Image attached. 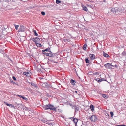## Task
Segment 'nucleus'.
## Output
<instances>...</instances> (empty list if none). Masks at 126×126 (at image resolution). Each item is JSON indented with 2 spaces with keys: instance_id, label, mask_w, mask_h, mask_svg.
<instances>
[{
  "instance_id": "obj_1",
  "label": "nucleus",
  "mask_w": 126,
  "mask_h": 126,
  "mask_svg": "<svg viewBox=\"0 0 126 126\" xmlns=\"http://www.w3.org/2000/svg\"><path fill=\"white\" fill-rule=\"evenodd\" d=\"M42 107L44 110H48L50 109V110L56 111V109L57 107H55L54 106L49 103L48 105H43L42 106Z\"/></svg>"
},
{
  "instance_id": "obj_2",
  "label": "nucleus",
  "mask_w": 126,
  "mask_h": 126,
  "mask_svg": "<svg viewBox=\"0 0 126 126\" xmlns=\"http://www.w3.org/2000/svg\"><path fill=\"white\" fill-rule=\"evenodd\" d=\"M110 11L116 15H118L122 13V10L120 7H110L109 8Z\"/></svg>"
},
{
  "instance_id": "obj_3",
  "label": "nucleus",
  "mask_w": 126,
  "mask_h": 126,
  "mask_svg": "<svg viewBox=\"0 0 126 126\" xmlns=\"http://www.w3.org/2000/svg\"><path fill=\"white\" fill-rule=\"evenodd\" d=\"M89 117V119L92 122H95L98 119L97 116L96 115H93Z\"/></svg>"
},
{
  "instance_id": "obj_4",
  "label": "nucleus",
  "mask_w": 126,
  "mask_h": 126,
  "mask_svg": "<svg viewBox=\"0 0 126 126\" xmlns=\"http://www.w3.org/2000/svg\"><path fill=\"white\" fill-rule=\"evenodd\" d=\"M117 66L116 65L115 66L112 65L109 63H107L106 64L104 65L105 67L106 68L108 69H110L112 68L111 67H114L115 66L116 67Z\"/></svg>"
},
{
  "instance_id": "obj_5",
  "label": "nucleus",
  "mask_w": 126,
  "mask_h": 126,
  "mask_svg": "<svg viewBox=\"0 0 126 126\" xmlns=\"http://www.w3.org/2000/svg\"><path fill=\"white\" fill-rule=\"evenodd\" d=\"M26 29L24 26L23 25H20V28L18 30L19 32H25Z\"/></svg>"
},
{
  "instance_id": "obj_6",
  "label": "nucleus",
  "mask_w": 126,
  "mask_h": 126,
  "mask_svg": "<svg viewBox=\"0 0 126 126\" xmlns=\"http://www.w3.org/2000/svg\"><path fill=\"white\" fill-rule=\"evenodd\" d=\"M23 74L24 75H26L28 77H30L32 74L31 73L30 71L27 72H24Z\"/></svg>"
},
{
  "instance_id": "obj_7",
  "label": "nucleus",
  "mask_w": 126,
  "mask_h": 126,
  "mask_svg": "<svg viewBox=\"0 0 126 126\" xmlns=\"http://www.w3.org/2000/svg\"><path fill=\"white\" fill-rule=\"evenodd\" d=\"M42 86L45 88H47L49 87L48 84L46 82L43 83L42 84Z\"/></svg>"
},
{
  "instance_id": "obj_8",
  "label": "nucleus",
  "mask_w": 126,
  "mask_h": 126,
  "mask_svg": "<svg viewBox=\"0 0 126 126\" xmlns=\"http://www.w3.org/2000/svg\"><path fill=\"white\" fill-rule=\"evenodd\" d=\"M89 56L90 58V60H94L95 59V55L93 54H90Z\"/></svg>"
},
{
  "instance_id": "obj_9",
  "label": "nucleus",
  "mask_w": 126,
  "mask_h": 126,
  "mask_svg": "<svg viewBox=\"0 0 126 126\" xmlns=\"http://www.w3.org/2000/svg\"><path fill=\"white\" fill-rule=\"evenodd\" d=\"M70 82L72 85H75L76 82L74 80L72 79H71L70 80Z\"/></svg>"
},
{
  "instance_id": "obj_10",
  "label": "nucleus",
  "mask_w": 126,
  "mask_h": 126,
  "mask_svg": "<svg viewBox=\"0 0 126 126\" xmlns=\"http://www.w3.org/2000/svg\"><path fill=\"white\" fill-rule=\"evenodd\" d=\"M39 40V38L37 37L32 39V41L34 42H38Z\"/></svg>"
},
{
  "instance_id": "obj_11",
  "label": "nucleus",
  "mask_w": 126,
  "mask_h": 126,
  "mask_svg": "<svg viewBox=\"0 0 126 126\" xmlns=\"http://www.w3.org/2000/svg\"><path fill=\"white\" fill-rule=\"evenodd\" d=\"M10 83H12L13 84H15L16 85H17V86H19V85L16 83H15V82H14L12 79L10 80Z\"/></svg>"
},
{
  "instance_id": "obj_12",
  "label": "nucleus",
  "mask_w": 126,
  "mask_h": 126,
  "mask_svg": "<svg viewBox=\"0 0 126 126\" xmlns=\"http://www.w3.org/2000/svg\"><path fill=\"white\" fill-rule=\"evenodd\" d=\"M85 61L86 63H88L89 64H90L91 63L90 62L89 60H88V59L87 57H86L85 58Z\"/></svg>"
},
{
  "instance_id": "obj_13",
  "label": "nucleus",
  "mask_w": 126,
  "mask_h": 126,
  "mask_svg": "<svg viewBox=\"0 0 126 126\" xmlns=\"http://www.w3.org/2000/svg\"><path fill=\"white\" fill-rule=\"evenodd\" d=\"M31 83L32 86H34L36 88H37V84H35L33 82H31Z\"/></svg>"
},
{
  "instance_id": "obj_14",
  "label": "nucleus",
  "mask_w": 126,
  "mask_h": 126,
  "mask_svg": "<svg viewBox=\"0 0 126 126\" xmlns=\"http://www.w3.org/2000/svg\"><path fill=\"white\" fill-rule=\"evenodd\" d=\"M3 102L7 106H8L10 107H11V106L12 105V104H8L7 102L5 101H4Z\"/></svg>"
},
{
  "instance_id": "obj_15",
  "label": "nucleus",
  "mask_w": 126,
  "mask_h": 126,
  "mask_svg": "<svg viewBox=\"0 0 126 126\" xmlns=\"http://www.w3.org/2000/svg\"><path fill=\"white\" fill-rule=\"evenodd\" d=\"M103 55L104 57L107 58L109 56V55L107 53H106L104 52L103 53Z\"/></svg>"
},
{
  "instance_id": "obj_16",
  "label": "nucleus",
  "mask_w": 126,
  "mask_h": 126,
  "mask_svg": "<svg viewBox=\"0 0 126 126\" xmlns=\"http://www.w3.org/2000/svg\"><path fill=\"white\" fill-rule=\"evenodd\" d=\"M54 54L52 53H48V56L49 57H53L54 55Z\"/></svg>"
},
{
  "instance_id": "obj_17",
  "label": "nucleus",
  "mask_w": 126,
  "mask_h": 126,
  "mask_svg": "<svg viewBox=\"0 0 126 126\" xmlns=\"http://www.w3.org/2000/svg\"><path fill=\"white\" fill-rule=\"evenodd\" d=\"M73 121L74 123H75L76 125L78 121V120L76 118H75L73 119Z\"/></svg>"
},
{
  "instance_id": "obj_18",
  "label": "nucleus",
  "mask_w": 126,
  "mask_h": 126,
  "mask_svg": "<svg viewBox=\"0 0 126 126\" xmlns=\"http://www.w3.org/2000/svg\"><path fill=\"white\" fill-rule=\"evenodd\" d=\"M90 107L92 111H93L94 110V107L93 105H91L90 106Z\"/></svg>"
},
{
  "instance_id": "obj_19",
  "label": "nucleus",
  "mask_w": 126,
  "mask_h": 126,
  "mask_svg": "<svg viewBox=\"0 0 126 126\" xmlns=\"http://www.w3.org/2000/svg\"><path fill=\"white\" fill-rule=\"evenodd\" d=\"M102 97L105 98H108V96L107 95L104 94H102Z\"/></svg>"
},
{
  "instance_id": "obj_20",
  "label": "nucleus",
  "mask_w": 126,
  "mask_h": 126,
  "mask_svg": "<svg viewBox=\"0 0 126 126\" xmlns=\"http://www.w3.org/2000/svg\"><path fill=\"white\" fill-rule=\"evenodd\" d=\"M83 10L86 12L88 11L87 8L85 6H84L83 7Z\"/></svg>"
},
{
  "instance_id": "obj_21",
  "label": "nucleus",
  "mask_w": 126,
  "mask_h": 126,
  "mask_svg": "<svg viewBox=\"0 0 126 126\" xmlns=\"http://www.w3.org/2000/svg\"><path fill=\"white\" fill-rule=\"evenodd\" d=\"M87 46V45L86 44H84V45L83 47V50H86V48Z\"/></svg>"
},
{
  "instance_id": "obj_22",
  "label": "nucleus",
  "mask_w": 126,
  "mask_h": 126,
  "mask_svg": "<svg viewBox=\"0 0 126 126\" xmlns=\"http://www.w3.org/2000/svg\"><path fill=\"white\" fill-rule=\"evenodd\" d=\"M74 109L75 111H77L79 110V107H78L76 106Z\"/></svg>"
},
{
  "instance_id": "obj_23",
  "label": "nucleus",
  "mask_w": 126,
  "mask_h": 126,
  "mask_svg": "<svg viewBox=\"0 0 126 126\" xmlns=\"http://www.w3.org/2000/svg\"><path fill=\"white\" fill-rule=\"evenodd\" d=\"M33 32L34 33L35 35L36 36H37L38 35V34L36 32V31L35 30H34Z\"/></svg>"
},
{
  "instance_id": "obj_24",
  "label": "nucleus",
  "mask_w": 126,
  "mask_h": 126,
  "mask_svg": "<svg viewBox=\"0 0 126 126\" xmlns=\"http://www.w3.org/2000/svg\"><path fill=\"white\" fill-rule=\"evenodd\" d=\"M14 25L15 26V28L16 30H17L18 29V28L19 27V25H16L15 24H14Z\"/></svg>"
},
{
  "instance_id": "obj_25",
  "label": "nucleus",
  "mask_w": 126,
  "mask_h": 126,
  "mask_svg": "<svg viewBox=\"0 0 126 126\" xmlns=\"http://www.w3.org/2000/svg\"><path fill=\"white\" fill-rule=\"evenodd\" d=\"M122 55L124 56H126V52L125 51H124L122 53Z\"/></svg>"
},
{
  "instance_id": "obj_26",
  "label": "nucleus",
  "mask_w": 126,
  "mask_h": 126,
  "mask_svg": "<svg viewBox=\"0 0 126 126\" xmlns=\"http://www.w3.org/2000/svg\"><path fill=\"white\" fill-rule=\"evenodd\" d=\"M100 82L102 81H106V80L104 78H101L100 79Z\"/></svg>"
},
{
  "instance_id": "obj_27",
  "label": "nucleus",
  "mask_w": 126,
  "mask_h": 126,
  "mask_svg": "<svg viewBox=\"0 0 126 126\" xmlns=\"http://www.w3.org/2000/svg\"><path fill=\"white\" fill-rule=\"evenodd\" d=\"M95 80L97 81L99 83H100V78L97 79H95Z\"/></svg>"
},
{
  "instance_id": "obj_28",
  "label": "nucleus",
  "mask_w": 126,
  "mask_h": 126,
  "mask_svg": "<svg viewBox=\"0 0 126 126\" xmlns=\"http://www.w3.org/2000/svg\"><path fill=\"white\" fill-rule=\"evenodd\" d=\"M61 1L60 0H56V3L57 4H58L61 3Z\"/></svg>"
},
{
  "instance_id": "obj_29",
  "label": "nucleus",
  "mask_w": 126,
  "mask_h": 126,
  "mask_svg": "<svg viewBox=\"0 0 126 126\" xmlns=\"http://www.w3.org/2000/svg\"><path fill=\"white\" fill-rule=\"evenodd\" d=\"M36 46L38 47H41V44H40L39 43L37 44Z\"/></svg>"
},
{
  "instance_id": "obj_30",
  "label": "nucleus",
  "mask_w": 126,
  "mask_h": 126,
  "mask_svg": "<svg viewBox=\"0 0 126 126\" xmlns=\"http://www.w3.org/2000/svg\"><path fill=\"white\" fill-rule=\"evenodd\" d=\"M22 98L23 99H24L25 100H26V101H27L28 100V99L25 97L22 96Z\"/></svg>"
},
{
  "instance_id": "obj_31",
  "label": "nucleus",
  "mask_w": 126,
  "mask_h": 126,
  "mask_svg": "<svg viewBox=\"0 0 126 126\" xmlns=\"http://www.w3.org/2000/svg\"><path fill=\"white\" fill-rule=\"evenodd\" d=\"M42 53L44 54V55H46L47 56H48V53L46 52Z\"/></svg>"
},
{
  "instance_id": "obj_32",
  "label": "nucleus",
  "mask_w": 126,
  "mask_h": 126,
  "mask_svg": "<svg viewBox=\"0 0 126 126\" xmlns=\"http://www.w3.org/2000/svg\"><path fill=\"white\" fill-rule=\"evenodd\" d=\"M110 114L111 116V117H112V116L113 115V112H110Z\"/></svg>"
},
{
  "instance_id": "obj_33",
  "label": "nucleus",
  "mask_w": 126,
  "mask_h": 126,
  "mask_svg": "<svg viewBox=\"0 0 126 126\" xmlns=\"http://www.w3.org/2000/svg\"><path fill=\"white\" fill-rule=\"evenodd\" d=\"M12 78L14 80L16 81V79L14 76H13Z\"/></svg>"
},
{
  "instance_id": "obj_34",
  "label": "nucleus",
  "mask_w": 126,
  "mask_h": 126,
  "mask_svg": "<svg viewBox=\"0 0 126 126\" xmlns=\"http://www.w3.org/2000/svg\"><path fill=\"white\" fill-rule=\"evenodd\" d=\"M41 14L43 15H44L45 14V12L43 11H42L41 12Z\"/></svg>"
},
{
  "instance_id": "obj_35",
  "label": "nucleus",
  "mask_w": 126,
  "mask_h": 126,
  "mask_svg": "<svg viewBox=\"0 0 126 126\" xmlns=\"http://www.w3.org/2000/svg\"><path fill=\"white\" fill-rule=\"evenodd\" d=\"M16 95L17 96H18L20 98H22V96L21 95H19L18 94H16Z\"/></svg>"
},
{
  "instance_id": "obj_36",
  "label": "nucleus",
  "mask_w": 126,
  "mask_h": 126,
  "mask_svg": "<svg viewBox=\"0 0 126 126\" xmlns=\"http://www.w3.org/2000/svg\"><path fill=\"white\" fill-rule=\"evenodd\" d=\"M48 50H49V49L48 48H47L44 50V51H45L47 52L48 51Z\"/></svg>"
},
{
  "instance_id": "obj_37",
  "label": "nucleus",
  "mask_w": 126,
  "mask_h": 126,
  "mask_svg": "<svg viewBox=\"0 0 126 126\" xmlns=\"http://www.w3.org/2000/svg\"><path fill=\"white\" fill-rule=\"evenodd\" d=\"M47 123V124H48V125H52V123H48V122Z\"/></svg>"
},
{
  "instance_id": "obj_38",
  "label": "nucleus",
  "mask_w": 126,
  "mask_h": 126,
  "mask_svg": "<svg viewBox=\"0 0 126 126\" xmlns=\"http://www.w3.org/2000/svg\"><path fill=\"white\" fill-rule=\"evenodd\" d=\"M69 118L70 119H71V120L73 121V119H74L75 118L73 117H70V118Z\"/></svg>"
},
{
  "instance_id": "obj_39",
  "label": "nucleus",
  "mask_w": 126,
  "mask_h": 126,
  "mask_svg": "<svg viewBox=\"0 0 126 126\" xmlns=\"http://www.w3.org/2000/svg\"><path fill=\"white\" fill-rule=\"evenodd\" d=\"M118 126H126V125H118Z\"/></svg>"
},
{
  "instance_id": "obj_40",
  "label": "nucleus",
  "mask_w": 126,
  "mask_h": 126,
  "mask_svg": "<svg viewBox=\"0 0 126 126\" xmlns=\"http://www.w3.org/2000/svg\"><path fill=\"white\" fill-rule=\"evenodd\" d=\"M51 62H53L54 63H57V62H56L54 60H52L51 61Z\"/></svg>"
},
{
  "instance_id": "obj_41",
  "label": "nucleus",
  "mask_w": 126,
  "mask_h": 126,
  "mask_svg": "<svg viewBox=\"0 0 126 126\" xmlns=\"http://www.w3.org/2000/svg\"><path fill=\"white\" fill-rule=\"evenodd\" d=\"M11 108H14V109H15V107L14 106V105H12L11 106Z\"/></svg>"
},
{
  "instance_id": "obj_42",
  "label": "nucleus",
  "mask_w": 126,
  "mask_h": 126,
  "mask_svg": "<svg viewBox=\"0 0 126 126\" xmlns=\"http://www.w3.org/2000/svg\"><path fill=\"white\" fill-rule=\"evenodd\" d=\"M76 106H74L73 105L72 107V108L73 109H75V107H76Z\"/></svg>"
},
{
  "instance_id": "obj_43",
  "label": "nucleus",
  "mask_w": 126,
  "mask_h": 126,
  "mask_svg": "<svg viewBox=\"0 0 126 126\" xmlns=\"http://www.w3.org/2000/svg\"><path fill=\"white\" fill-rule=\"evenodd\" d=\"M3 52V50L2 49H0V53H1L2 52Z\"/></svg>"
},
{
  "instance_id": "obj_44",
  "label": "nucleus",
  "mask_w": 126,
  "mask_h": 126,
  "mask_svg": "<svg viewBox=\"0 0 126 126\" xmlns=\"http://www.w3.org/2000/svg\"><path fill=\"white\" fill-rule=\"evenodd\" d=\"M49 49V50H48V51L49 52L51 53H52V52H51L50 51V49Z\"/></svg>"
},
{
  "instance_id": "obj_45",
  "label": "nucleus",
  "mask_w": 126,
  "mask_h": 126,
  "mask_svg": "<svg viewBox=\"0 0 126 126\" xmlns=\"http://www.w3.org/2000/svg\"><path fill=\"white\" fill-rule=\"evenodd\" d=\"M42 52H45V51H44V50H42Z\"/></svg>"
},
{
  "instance_id": "obj_46",
  "label": "nucleus",
  "mask_w": 126,
  "mask_h": 126,
  "mask_svg": "<svg viewBox=\"0 0 126 126\" xmlns=\"http://www.w3.org/2000/svg\"><path fill=\"white\" fill-rule=\"evenodd\" d=\"M32 39H33V38H30V40H31V39L32 40Z\"/></svg>"
},
{
  "instance_id": "obj_47",
  "label": "nucleus",
  "mask_w": 126,
  "mask_h": 126,
  "mask_svg": "<svg viewBox=\"0 0 126 126\" xmlns=\"http://www.w3.org/2000/svg\"><path fill=\"white\" fill-rule=\"evenodd\" d=\"M37 42H36L35 43V44H36H36H37V43H36Z\"/></svg>"
},
{
  "instance_id": "obj_48",
  "label": "nucleus",
  "mask_w": 126,
  "mask_h": 126,
  "mask_svg": "<svg viewBox=\"0 0 126 126\" xmlns=\"http://www.w3.org/2000/svg\"><path fill=\"white\" fill-rule=\"evenodd\" d=\"M103 2H105V0H103Z\"/></svg>"
},
{
  "instance_id": "obj_49",
  "label": "nucleus",
  "mask_w": 126,
  "mask_h": 126,
  "mask_svg": "<svg viewBox=\"0 0 126 126\" xmlns=\"http://www.w3.org/2000/svg\"><path fill=\"white\" fill-rule=\"evenodd\" d=\"M75 93H77V91H75Z\"/></svg>"
},
{
  "instance_id": "obj_50",
  "label": "nucleus",
  "mask_w": 126,
  "mask_h": 126,
  "mask_svg": "<svg viewBox=\"0 0 126 126\" xmlns=\"http://www.w3.org/2000/svg\"><path fill=\"white\" fill-rule=\"evenodd\" d=\"M70 105H71V106H72L70 104Z\"/></svg>"
}]
</instances>
